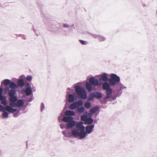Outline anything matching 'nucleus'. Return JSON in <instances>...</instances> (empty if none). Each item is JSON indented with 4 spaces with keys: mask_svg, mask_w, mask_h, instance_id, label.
Segmentation results:
<instances>
[{
    "mask_svg": "<svg viewBox=\"0 0 157 157\" xmlns=\"http://www.w3.org/2000/svg\"><path fill=\"white\" fill-rule=\"evenodd\" d=\"M26 79L28 81H31L32 79V77L31 76H28L26 78Z\"/></svg>",
    "mask_w": 157,
    "mask_h": 157,
    "instance_id": "33",
    "label": "nucleus"
},
{
    "mask_svg": "<svg viewBox=\"0 0 157 157\" xmlns=\"http://www.w3.org/2000/svg\"><path fill=\"white\" fill-rule=\"evenodd\" d=\"M94 127V125H93L87 126L86 128V132L88 134L90 133Z\"/></svg>",
    "mask_w": 157,
    "mask_h": 157,
    "instance_id": "15",
    "label": "nucleus"
},
{
    "mask_svg": "<svg viewBox=\"0 0 157 157\" xmlns=\"http://www.w3.org/2000/svg\"><path fill=\"white\" fill-rule=\"evenodd\" d=\"M102 88L103 89L105 90L110 88L109 84L106 82H105L103 83Z\"/></svg>",
    "mask_w": 157,
    "mask_h": 157,
    "instance_id": "17",
    "label": "nucleus"
},
{
    "mask_svg": "<svg viewBox=\"0 0 157 157\" xmlns=\"http://www.w3.org/2000/svg\"><path fill=\"white\" fill-rule=\"evenodd\" d=\"M101 79L103 80L104 81L107 82L108 80V78L107 75L105 73H103L101 75Z\"/></svg>",
    "mask_w": 157,
    "mask_h": 157,
    "instance_id": "24",
    "label": "nucleus"
},
{
    "mask_svg": "<svg viewBox=\"0 0 157 157\" xmlns=\"http://www.w3.org/2000/svg\"><path fill=\"white\" fill-rule=\"evenodd\" d=\"M90 94L92 96L94 97H96L98 98H100L102 97L101 94L99 92L91 93Z\"/></svg>",
    "mask_w": 157,
    "mask_h": 157,
    "instance_id": "10",
    "label": "nucleus"
},
{
    "mask_svg": "<svg viewBox=\"0 0 157 157\" xmlns=\"http://www.w3.org/2000/svg\"><path fill=\"white\" fill-rule=\"evenodd\" d=\"M83 123L82 122H77L76 124V128L80 131H84L85 127L82 125Z\"/></svg>",
    "mask_w": 157,
    "mask_h": 157,
    "instance_id": "8",
    "label": "nucleus"
},
{
    "mask_svg": "<svg viewBox=\"0 0 157 157\" xmlns=\"http://www.w3.org/2000/svg\"><path fill=\"white\" fill-rule=\"evenodd\" d=\"M9 101L10 102L9 105L10 107H15V102L17 101V98L15 96L10 97Z\"/></svg>",
    "mask_w": 157,
    "mask_h": 157,
    "instance_id": "6",
    "label": "nucleus"
},
{
    "mask_svg": "<svg viewBox=\"0 0 157 157\" xmlns=\"http://www.w3.org/2000/svg\"><path fill=\"white\" fill-rule=\"evenodd\" d=\"M75 124V122L73 120L68 122L67 124L66 127L67 129H70L73 127Z\"/></svg>",
    "mask_w": 157,
    "mask_h": 157,
    "instance_id": "9",
    "label": "nucleus"
},
{
    "mask_svg": "<svg viewBox=\"0 0 157 157\" xmlns=\"http://www.w3.org/2000/svg\"><path fill=\"white\" fill-rule=\"evenodd\" d=\"M25 93L27 96L30 95L32 93V90L30 87L27 88L25 90Z\"/></svg>",
    "mask_w": 157,
    "mask_h": 157,
    "instance_id": "22",
    "label": "nucleus"
},
{
    "mask_svg": "<svg viewBox=\"0 0 157 157\" xmlns=\"http://www.w3.org/2000/svg\"><path fill=\"white\" fill-rule=\"evenodd\" d=\"M24 105V101L21 99H19L17 101L16 103L15 104V107L16 106L18 107L22 106Z\"/></svg>",
    "mask_w": 157,
    "mask_h": 157,
    "instance_id": "11",
    "label": "nucleus"
},
{
    "mask_svg": "<svg viewBox=\"0 0 157 157\" xmlns=\"http://www.w3.org/2000/svg\"><path fill=\"white\" fill-rule=\"evenodd\" d=\"M93 121V120L90 117L87 118L86 120V121L85 123L86 124H91Z\"/></svg>",
    "mask_w": 157,
    "mask_h": 157,
    "instance_id": "26",
    "label": "nucleus"
},
{
    "mask_svg": "<svg viewBox=\"0 0 157 157\" xmlns=\"http://www.w3.org/2000/svg\"><path fill=\"white\" fill-rule=\"evenodd\" d=\"M75 89L77 95L81 98L85 99L86 98V92L85 89L83 87L78 86H75Z\"/></svg>",
    "mask_w": 157,
    "mask_h": 157,
    "instance_id": "1",
    "label": "nucleus"
},
{
    "mask_svg": "<svg viewBox=\"0 0 157 157\" xmlns=\"http://www.w3.org/2000/svg\"><path fill=\"white\" fill-rule=\"evenodd\" d=\"M63 27H68V26L67 24H65L64 25Z\"/></svg>",
    "mask_w": 157,
    "mask_h": 157,
    "instance_id": "36",
    "label": "nucleus"
},
{
    "mask_svg": "<svg viewBox=\"0 0 157 157\" xmlns=\"http://www.w3.org/2000/svg\"><path fill=\"white\" fill-rule=\"evenodd\" d=\"M106 91V98H110L112 94V89L110 88L109 89L105 90Z\"/></svg>",
    "mask_w": 157,
    "mask_h": 157,
    "instance_id": "13",
    "label": "nucleus"
},
{
    "mask_svg": "<svg viewBox=\"0 0 157 157\" xmlns=\"http://www.w3.org/2000/svg\"><path fill=\"white\" fill-rule=\"evenodd\" d=\"M4 91L5 93H8L10 97L14 96L16 91L15 89H11L9 90V88L8 86H6L4 88Z\"/></svg>",
    "mask_w": 157,
    "mask_h": 157,
    "instance_id": "5",
    "label": "nucleus"
},
{
    "mask_svg": "<svg viewBox=\"0 0 157 157\" xmlns=\"http://www.w3.org/2000/svg\"><path fill=\"white\" fill-rule=\"evenodd\" d=\"M98 107H95L91 108L90 110V112L91 113H94L98 110Z\"/></svg>",
    "mask_w": 157,
    "mask_h": 157,
    "instance_id": "25",
    "label": "nucleus"
},
{
    "mask_svg": "<svg viewBox=\"0 0 157 157\" xmlns=\"http://www.w3.org/2000/svg\"><path fill=\"white\" fill-rule=\"evenodd\" d=\"M85 109L83 107H78L77 108V111L79 113H82L84 111Z\"/></svg>",
    "mask_w": 157,
    "mask_h": 157,
    "instance_id": "28",
    "label": "nucleus"
},
{
    "mask_svg": "<svg viewBox=\"0 0 157 157\" xmlns=\"http://www.w3.org/2000/svg\"><path fill=\"white\" fill-rule=\"evenodd\" d=\"M84 107L87 109H89L90 108L91 104L90 102H86L84 104Z\"/></svg>",
    "mask_w": 157,
    "mask_h": 157,
    "instance_id": "29",
    "label": "nucleus"
},
{
    "mask_svg": "<svg viewBox=\"0 0 157 157\" xmlns=\"http://www.w3.org/2000/svg\"><path fill=\"white\" fill-rule=\"evenodd\" d=\"M79 41L80 42V43L82 44H86L85 43V42L82 40H79Z\"/></svg>",
    "mask_w": 157,
    "mask_h": 157,
    "instance_id": "35",
    "label": "nucleus"
},
{
    "mask_svg": "<svg viewBox=\"0 0 157 157\" xmlns=\"http://www.w3.org/2000/svg\"><path fill=\"white\" fill-rule=\"evenodd\" d=\"M71 134L74 137H76L78 136L79 132L77 130L74 129L72 131Z\"/></svg>",
    "mask_w": 157,
    "mask_h": 157,
    "instance_id": "18",
    "label": "nucleus"
},
{
    "mask_svg": "<svg viewBox=\"0 0 157 157\" xmlns=\"http://www.w3.org/2000/svg\"><path fill=\"white\" fill-rule=\"evenodd\" d=\"M87 118V116L85 115H83L81 117V120L82 121H85V122L86 121V120Z\"/></svg>",
    "mask_w": 157,
    "mask_h": 157,
    "instance_id": "31",
    "label": "nucleus"
},
{
    "mask_svg": "<svg viewBox=\"0 0 157 157\" xmlns=\"http://www.w3.org/2000/svg\"><path fill=\"white\" fill-rule=\"evenodd\" d=\"M17 85L20 87H23L25 85L23 80L22 79H20L17 82Z\"/></svg>",
    "mask_w": 157,
    "mask_h": 157,
    "instance_id": "20",
    "label": "nucleus"
},
{
    "mask_svg": "<svg viewBox=\"0 0 157 157\" xmlns=\"http://www.w3.org/2000/svg\"><path fill=\"white\" fill-rule=\"evenodd\" d=\"M10 87L12 89H15L17 87V86L14 82H11L10 84Z\"/></svg>",
    "mask_w": 157,
    "mask_h": 157,
    "instance_id": "21",
    "label": "nucleus"
},
{
    "mask_svg": "<svg viewBox=\"0 0 157 157\" xmlns=\"http://www.w3.org/2000/svg\"><path fill=\"white\" fill-rule=\"evenodd\" d=\"M0 100L1 101L2 104L4 106H6L7 104V100L5 97L3 96L0 97Z\"/></svg>",
    "mask_w": 157,
    "mask_h": 157,
    "instance_id": "14",
    "label": "nucleus"
},
{
    "mask_svg": "<svg viewBox=\"0 0 157 157\" xmlns=\"http://www.w3.org/2000/svg\"><path fill=\"white\" fill-rule=\"evenodd\" d=\"M90 82H87L86 84V87L87 90L89 92L92 91V86Z\"/></svg>",
    "mask_w": 157,
    "mask_h": 157,
    "instance_id": "16",
    "label": "nucleus"
},
{
    "mask_svg": "<svg viewBox=\"0 0 157 157\" xmlns=\"http://www.w3.org/2000/svg\"><path fill=\"white\" fill-rule=\"evenodd\" d=\"M42 104V105H43V107H44V105H43V104Z\"/></svg>",
    "mask_w": 157,
    "mask_h": 157,
    "instance_id": "38",
    "label": "nucleus"
},
{
    "mask_svg": "<svg viewBox=\"0 0 157 157\" xmlns=\"http://www.w3.org/2000/svg\"><path fill=\"white\" fill-rule=\"evenodd\" d=\"M64 114L66 116H74L75 113L73 111L67 110L65 111Z\"/></svg>",
    "mask_w": 157,
    "mask_h": 157,
    "instance_id": "19",
    "label": "nucleus"
},
{
    "mask_svg": "<svg viewBox=\"0 0 157 157\" xmlns=\"http://www.w3.org/2000/svg\"><path fill=\"white\" fill-rule=\"evenodd\" d=\"M3 93V89L2 88H0V97L3 96L2 95Z\"/></svg>",
    "mask_w": 157,
    "mask_h": 157,
    "instance_id": "34",
    "label": "nucleus"
},
{
    "mask_svg": "<svg viewBox=\"0 0 157 157\" xmlns=\"http://www.w3.org/2000/svg\"><path fill=\"white\" fill-rule=\"evenodd\" d=\"M8 113L6 112H4L2 114L3 117L4 118H7L8 117Z\"/></svg>",
    "mask_w": 157,
    "mask_h": 157,
    "instance_id": "32",
    "label": "nucleus"
},
{
    "mask_svg": "<svg viewBox=\"0 0 157 157\" xmlns=\"http://www.w3.org/2000/svg\"><path fill=\"white\" fill-rule=\"evenodd\" d=\"M18 113V112H17L16 113V114H15V113H14V115H17V114Z\"/></svg>",
    "mask_w": 157,
    "mask_h": 157,
    "instance_id": "37",
    "label": "nucleus"
},
{
    "mask_svg": "<svg viewBox=\"0 0 157 157\" xmlns=\"http://www.w3.org/2000/svg\"><path fill=\"white\" fill-rule=\"evenodd\" d=\"M79 135L78 136L80 138H83L86 136V133L84 131H80V132H79Z\"/></svg>",
    "mask_w": 157,
    "mask_h": 157,
    "instance_id": "27",
    "label": "nucleus"
},
{
    "mask_svg": "<svg viewBox=\"0 0 157 157\" xmlns=\"http://www.w3.org/2000/svg\"><path fill=\"white\" fill-rule=\"evenodd\" d=\"M83 103L82 101H79L71 104L69 107V109L73 110L82 105Z\"/></svg>",
    "mask_w": 157,
    "mask_h": 157,
    "instance_id": "4",
    "label": "nucleus"
},
{
    "mask_svg": "<svg viewBox=\"0 0 157 157\" xmlns=\"http://www.w3.org/2000/svg\"><path fill=\"white\" fill-rule=\"evenodd\" d=\"M68 101L70 102H73L74 101V97L71 94H70L68 96Z\"/></svg>",
    "mask_w": 157,
    "mask_h": 157,
    "instance_id": "23",
    "label": "nucleus"
},
{
    "mask_svg": "<svg viewBox=\"0 0 157 157\" xmlns=\"http://www.w3.org/2000/svg\"><path fill=\"white\" fill-rule=\"evenodd\" d=\"M4 110L8 111L9 113H13L17 111V109L12 108L11 107L7 105L5 108L4 106L0 105V111L4 112Z\"/></svg>",
    "mask_w": 157,
    "mask_h": 157,
    "instance_id": "3",
    "label": "nucleus"
},
{
    "mask_svg": "<svg viewBox=\"0 0 157 157\" xmlns=\"http://www.w3.org/2000/svg\"><path fill=\"white\" fill-rule=\"evenodd\" d=\"M89 82L91 84L95 86H98L100 85L99 83L98 80L94 78H90L89 80Z\"/></svg>",
    "mask_w": 157,
    "mask_h": 157,
    "instance_id": "7",
    "label": "nucleus"
},
{
    "mask_svg": "<svg viewBox=\"0 0 157 157\" xmlns=\"http://www.w3.org/2000/svg\"><path fill=\"white\" fill-rule=\"evenodd\" d=\"M111 78L109 80V83L112 86H114L117 82L120 81V78L119 77L115 74H112L110 76Z\"/></svg>",
    "mask_w": 157,
    "mask_h": 157,
    "instance_id": "2",
    "label": "nucleus"
},
{
    "mask_svg": "<svg viewBox=\"0 0 157 157\" xmlns=\"http://www.w3.org/2000/svg\"><path fill=\"white\" fill-rule=\"evenodd\" d=\"M73 118L71 116L65 117H63L62 119V121L65 122H69L70 121L73 120Z\"/></svg>",
    "mask_w": 157,
    "mask_h": 157,
    "instance_id": "12",
    "label": "nucleus"
},
{
    "mask_svg": "<svg viewBox=\"0 0 157 157\" xmlns=\"http://www.w3.org/2000/svg\"><path fill=\"white\" fill-rule=\"evenodd\" d=\"M10 80L8 79H6L4 81V84L5 86H6L10 84Z\"/></svg>",
    "mask_w": 157,
    "mask_h": 157,
    "instance_id": "30",
    "label": "nucleus"
}]
</instances>
